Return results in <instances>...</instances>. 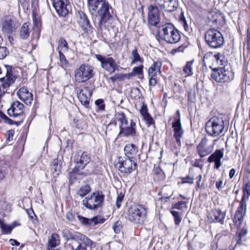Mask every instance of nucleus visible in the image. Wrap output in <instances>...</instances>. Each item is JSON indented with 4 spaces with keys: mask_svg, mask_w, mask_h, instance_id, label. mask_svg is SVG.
<instances>
[{
    "mask_svg": "<svg viewBox=\"0 0 250 250\" xmlns=\"http://www.w3.org/2000/svg\"><path fill=\"white\" fill-rule=\"evenodd\" d=\"M148 208L142 204H133L129 207L126 212L127 219L138 226L143 225L147 218Z\"/></svg>",
    "mask_w": 250,
    "mask_h": 250,
    "instance_id": "obj_1",
    "label": "nucleus"
},
{
    "mask_svg": "<svg viewBox=\"0 0 250 250\" xmlns=\"http://www.w3.org/2000/svg\"><path fill=\"white\" fill-rule=\"evenodd\" d=\"M100 4L97 14L95 13L92 16L94 24L97 23L99 27L102 28L112 20L113 11L111 6L106 0H102Z\"/></svg>",
    "mask_w": 250,
    "mask_h": 250,
    "instance_id": "obj_2",
    "label": "nucleus"
},
{
    "mask_svg": "<svg viewBox=\"0 0 250 250\" xmlns=\"http://www.w3.org/2000/svg\"><path fill=\"white\" fill-rule=\"evenodd\" d=\"M225 124L228 123L224 120L222 115L214 116L211 117L206 124V130L207 133L211 136L216 137L223 133Z\"/></svg>",
    "mask_w": 250,
    "mask_h": 250,
    "instance_id": "obj_3",
    "label": "nucleus"
},
{
    "mask_svg": "<svg viewBox=\"0 0 250 250\" xmlns=\"http://www.w3.org/2000/svg\"><path fill=\"white\" fill-rule=\"evenodd\" d=\"M90 161V156L87 152H83L80 156H78L74 160L75 167L72 171L69 173L70 179L73 180L80 178L79 176L84 175L81 171Z\"/></svg>",
    "mask_w": 250,
    "mask_h": 250,
    "instance_id": "obj_4",
    "label": "nucleus"
},
{
    "mask_svg": "<svg viewBox=\"0 0 250 250\" xmlns=\"http://www.w3.org/2000/svg\"><path fill=\"white\" fill-rule=\"evenodd\" d=\"M162 39L169 43H176L181 39L179 31L170 23L162 26L161 32Z\"/></svg>",
    "mask_w": 250,
    "mask_h": 250,
    "instance_id": "obj_5",
    "label": "nucleus"
},
{
    "mask_svg": "<svg viewBox=\"0 0 250 250\" xmlns=\"http://www.w3.org/2000/svg\"><path fill=\"white\" fill-rule=\"evenodd\" d=\"M104 200L102 192L97 191L85 197L83 201V206L90 210H96L102 208Z\"/></svg>",
    "mask_w": 250,
    "mask_h": 250,
    "instance_id": "obj_6",
    "label": "nucleus"
},
{
    "mask_svg": "<svg viewBox=\"0 0 250 250\" xmlns=\"http://www.w3.org/2000/svg\"><path fill=\"white\" fill-rule=\"evenodd\" d=\"M115 167L123 175H128L136 169L137 165L134 160L125 157H119Z\"/></svg>",
    "mask_w": 250,
    "mask_h": 250,
    "instance_id": "obj_7",
    "label": "nucleus"
},
{
    "mask_svg": "<svg viewBox=\"0 0 250 250\" xmlns=\"http://www.w3.org/2000/svg\"><path fill=\"white\" fill-rule=\"evenodd\" d=\"M205 38L207 44L212 48L219 47L224 42L221 32L213 28L209 29L206 32Z\"/></svg>",
    "mask_w": 250,
    "mask_h": 250,
    "instance_id": "obj_8",
    "label": "nucleus"
},
{
    "mask_svg": "<svg viewBox=\"0 0 250 250\" xmlns=\"http://www.w3.org/2000/svg\"><path fill=\"white\" fill-rule=\"evenodd\" d=\"M94 74L92 66L83 64L75 70V79L77 83H83L91 79Z\"/></svg>",
    "mask_w": 250,
    "mask_h": 250,
    "instance_id": "obj_9",
    "label": "nucleus"
},
{
    "mask_svg": "<svg viewBox=\"0 0 250 250\" xmlns=\"http://www.w3.org/2000/svg\"><path fill=\"white\" fill-rule=\"evenodd\" d=\"M24 111V105L19 101H15L11 104L10 107L7 110V113L10 117L20 118V121L16 122L17 125H19L25 119Z\"/></svg>",
    "mask_w": 250,
    "mask_h": 250,
    "instance_id": "obj_10",
    "label": "nucleus"
},
{
    "mask_svg": "<svg viewBox=\"0 0 250 250\" xmlns=\"http://www.w3.org/2000/svg\"><path fill=\"white\" fill-rule=\"evenodd\" d=\"M96 58L101 62V67L110 74L114 72L118 69V65L113 58L99 54L96 55Z\"/></svg>",
    "mask_w": 250,
    "mask_h": 250,
    "instance_id": "obj_11",
    "label": "nucleus"
},
{
    "mask_svg": "<svg viewBox=\"0 0 250 250\" xmlns=\"http://www.w3.org/2000/svg\"><path fill=\"white\" fill-rule=\"evenodd\" d=\"M19 23L13 16H6L2 21L1 26L3 32L11 34L19 27Z\"/></svg>",
    "mask_w": 250,
    "mask_h": 250,
    "instance_id": "obj_12",
    "label": "nucleus"
},
{
    "mask_svg": "<svg viewBox=\"0 0 250 250\" xmlns=\"http://www.w3.org/2000/svg\"><path fill=\"white\" fill-rule=\"evenodd\" d=\"M15 80V76L12 74L11 67H7L6 76L0 79V89L6 93Z\"/></svg>",
    "mask_w": 250,
    "mask_h": 250,
    "instance_id": "obj_13",
    "label": "nucleus"
},
{
    "mask_svg": "<svg viewBox=\"0 0 250 250\" xmlns=\"http://www.w3.org/2000/svg\"><path fill=\"white\" fill-rule=\"evenodd\" d=\"M77 17L79 25L85 33L89 34L93 32L94 28L90 25L87 16L83 12L78 11Z\"/></svg>",
    "mask_w": 250,
    "mask_h": 250,
    "instance_id": "obj_14",
    "label": "nucleus"
},
{
    "mask_svg": "<svg viewBox=\"0 0 250 250\" xmlns=\"http://www.w3.org/2000/svg\"><path fill=\"white\" fill-rule=\"evenodd\" d=\"M147 20L150 25L157 26L159 22V11L156 5H150L148 6Z\"/></svg>",
    "mask_w": 250,
    "mask_h": 250,
    "instance_id": "obj_15",
    "label": "nucleus"
},
{
    "mask_svg": "<svg viewBox=\"0 0 250 250\" xmlns=\"http://www.w3.org/2000/svg\"><path fill=\"white\" fill-rule=\"evenodd\" d=\"M229 73V72L226 71L223 67H221L213 70L211 74V77L212 79L217 82H226L230 80Z\"/></svg>",
    "mask_w": 250,
    "mask_h": 250,
    "instance_id": "obj_16",
    "label": "nucleus"
},
{
    "mask_svg": "<svg viewBox=\"0 0 250 250\" xmlns=\"http://www.w3.org/2000/svg\"><path fill=\"white\" fill-rule=\"evenodd\" d=\"M68 0H56L53 1V6L60 16L65 17L69 13Z\"/></svg>",
    "mask_w": 250,
    "mask_h": 250,
    "instance_id": "obj_17",
    "label": "nucleus"
},
{
    "mask_svg": "<svg viewBox=\"0 0 250 250\" xmlns=\"http://www.w3.org/2000/svg\"><path fill=\"white\" fill-rule=\"evenodd\" d=\"M208 139L206 137H204L197 146V151L201 158L209 155L213 150L212 147L208 145Z\"/></svg>",
    "mask_w": 250,
    "mask_h": 250,
    "instance_id": "obj_18",
    "label": "nucleus"
},
{
    "mask_svg": "<svg viewBox=\"0 0 250 250\" xmlns=\"http://www.w3.org/2000/svg\"><path fill=\"white\" fill-rule=\"evenodd\" d=\"M172 127L173 129V137L176 140L177 145L178 146L181 145V138L184 134V130L182 128L180 119L174 121L172 124Z\"/></svg>",
    "mask_w": 250,
    "mask_h": 250,
    "instance_id": "obj_19",
    "label": "nucleus"
},
{
    "mask_svg": "<svg viewBox=\"0 0 250 250\" xmlns=\"http://www.w3.org/2000/svg\"><path fill=\"white\" fill-rule=\"evenodd\" d=\"M91 92L88 87H85L77 91V96L81 104L85 107H88Z\"/></svg>",
    "mask_w": 250,
    "mask_h": 250,
    "instance_id": "obj_20",
    "label": "nucleus"
},
{
    "mask_svg": "<svg viewBox=\"0 0 250 250\" xmlns=\"http://www.w3.org/2000/svg\"><path fill=\"white\" fill-rule=\"evenodd\" d=\"M125 157L134 161L140 159V153L138 148L134 144H127L124 148Z\"/></svg>",
    "mask_w": 250,
    "mask_h": 250,
    "instance_id": "obj_21",
    "label": "nucleus"
},
{
    "mask_svg": "<svg viewBox=\"0 0 250 250\" xmlns=\"http://www.w3.org/2000/svg\"><path fill=\"white\" fill-rule=\"evenodd\" d=\"M19 98L26 104H31L33 100V95L31 92L25 86L21 88L17 92Z\"/></svg>",
    "mask_w": 250,
    "mask_h": 250,
    "instance_id": "obj_22",
    "label": "nucleus"
},
{
    "mask_svg": "<svg viewBox=\"0 0 250 250\" xmlns=\"http://www.w3.org/2000/svg\"><path fill=\"white\" fill-rule=\"evenodd\" d=\"M135 123L132 120L130 121V124L128 122V124L120 128V132L118 134V136H129L135 135L136 133V130L135 128Z\"/></svg>",
    "mask_w": 250,
    "mask_h": 250,
    "instance_id": "obj_23",
    "label": "nucleus"
},
{
    "mask_svg": "<svg viewBox=\"0 0 250 250\" xmlns=\"http://www.w3.org/2000/svg\"><path fill=\"white\" fill-rule=\"evenodd\" d=\"M225 214L220 209L212 210L208 215V217L210 222H219L223 223Z\"/></svg>",
    "mask_w": 250,
    "mask_h": 250,
    "instance_id": "obj_24",
    "label": "nucleus"
},
{
    "mask_svg": "<svg viewBox=\"0 0 250 250\" xmlns=\"http://www.w3.org/2000/svg\"><path fill=\"white\" fill-rule=\"evenodd\" d=\"M223 152L221 150H216L213 153H212L208 158V161L209 163L214 162V168L218 169L221 166V160L223 157Z\"/></svg>",
    "mask_w": 250,
    "mask_h": 250,
    "instance_id": "obj_25",
    "label": "nucleus"
},
{
    "mask_svg": "<svg viewBox=\"0 0 250 250\" xmlns=\"http://www.w3.org/2000/svg\"><path fill=\"white\" fill-rule=\"evenodd\" d=\"M246 203L245 198L243 197L241 201L240 202V205L237 208L236 213L235 214V219L236 218L238 219L239 224L241 223L243 221V218L246 214Z\"/></svg>",
    "mask_w": 250,
    "mask_h": 250,
    "instance_id": "obj_26",
    "label": "nucleus"
},
{
    "mask_svg": "<svg viewBox=\"0 0 250 250\" xmlns=\"http://www.w3.org/2000/svg\"><path fill=\"white\" fill-rule=\"evenodd\" d=\"M117 122H119V128L125 125L128 124V121L125 115L123 112H117L115 114L114 118L109 123V125H117Z\"/></svg>",
    "mask_w": 250,
    "mask_h": 250,
    "instance_id": "obj_27",
    "label": "nucleus"
},
{
    "mask_svg": "<svg viewBox=\"0 0 250 250\" xmlns=\"http://www.w3.org/2000/svg\"><path fill=\"white\" fill-rule=\"evenodd\" d=\"M211 18L212 22L217 26H222L225 23L224 15L219 11L213 13Z\"/></svg>",
    "mask_w": 250,
    "mask_h": 250,
    "instance_id": "obj_28",
    "label": "nucleus"
},
{
    "mask_svg": "<svg viewBox=\"0 0 250 250\" xmlns=\"http://www.w3.org/2000/svg\"><path fill=\"white\" fill-rule=\"evenodd\" d=\"M247 233L248 230L245 227L237 228L235 234V240L237 244L241 245L242 244V241L245 240Z\"/></svg>",
    "mask_w": 250,
    "mask_h": 250,
    "instance_id": "obj_29",
    "label": "nucleus"
},
{
    "mask_svg": "<svg viewBox=\"0 0 250 250\" xmlns=\"http://www.w3.org/2000/svg\"><path fill=\"white\" fill-rule=\"evenodd\" d=\"M162 63L160 61L155 62L148 68V73L149 77H155L158 74L160 73V69Z\"/></svg>",
    "mask_w": 250,
    "mask_h": 250,
    "instance_id": "obj_30",
    "label": "nucleus"
},
{
    "mask_svg": "<svg viewBox=\"0 0 250 250\" xmlns=\"http://www.w3.org/2000/svg\"><path fill=\"white\" fill-rule=\"evenodd\" d=\"M20 224L16 222H13L12 224L8 225L4 223L3 220L0 219V228L1 229L2 233L8 234L11 233L12 229L17 226H19Z\"/></svg>",
    "mask_w": 250,
    "mask_h": 250,
    "instance_id": "obj_31",
    "label": "nucleus"
},
{
    "mask_svg": "<svg viewBox=\"0 0 250 250\" xmlns=\"http://www.w3.org/2000/svg\"><path fill=\"white\" fill-rule=\"evenodd\" d=\"M62 162L58 159L54 160L51 166V173L54 177L58 176L61 172Z\"/></svg>",
    "mask_w": 250,
    "mask_h": 250,
    "instance_id": "obj_32",
    "label": "nucleus"
},
{
    "mask_svg": "<svg viewBox=\"0 0 250 250\" xmlns=\"http://www.w3.org/2000/svg\"><path fill=\"white\" fill-rule=\"evenodd\" d=\"M77 237V239H78L81 241V244H82L83 245H84V246H85V247H90L91 249L93 247H95L94 242L85 235L79 233L78 234Z\"/></svg>",
    "mask_w": 250,
    "mask_h": 250,
    "instance_id": "obj_33",
    "label": "nucleus"
},
{
    "mask_svg": "<svg viewBox=\"0 0 250 250\" xmlns=\"http://www.w3.org/2000/svg\"><path fill=\"white\" fill-rule=\"evenodd\" d=\"M30 24L29 23H24L22 24L21 30L20 35V37L23 40L27 39L31 32Z\"/></svg>",
    "mask_w": 250,
    "mask_h": 250,
    "instance_id": "obj_34",
    "label": "nucleus"
},
{
    "mask_svg": "<svg viewBox=\"0 0 250 250\" xmlns=\"http://www.w3.org/2000/svg\"><path fill=\"white\" fill-rule=\"evenodd\" d=\"M173 191L170 187L166 186L163 187L161 194V199H164L166 202H167L170 197L172 195ZM161 199V198H160Z\"/></svg>",
    "mask_w": 250,
    "mask_h": 250,
    "instance_id": "obj_35",
    "label": "nucleus"
},
{
    "mask_svg": "<svg viewBox=\"0 0 250 250\" xmlns=\"http://www.w3.org/2000/svg\"><path fill=\"white\" fill-rule=\"evenodd\" d=\"M59 244V235L57 233H53L48 239L47 247H56Z\"/></svg>",
    "mask_w": 250,
    "mask_h": 250,
    "instance_id": "obj_36",
    "label": "nucleus"
},
{
    "mask_svg": "<svg viewBox=\"0 0 250 250\" xmlns=\"http://www.w3.org/2000/svg\"><path fill=\"white\" fill-rule=\"evenodd\" d=\"M210 57L219 65L223 66L226 63L224 57L219 53L215 54L210 53Z\"/></svg>",
    "mask_w": 250,
    "mask_h": 250,
    "instance_id": "obj_37",
    "label": "nucleus"
},
{
    "mask_svg": "<svg viewBox=\"0 0 250 250\" xmlns=\"http://www.w3.org/2000/svg\"><path fill=\"white\" fill-rule=\"evenodd\" d=\"M131 55L132 56V60L131 62V64H135L137 62H140L142 63L144 62V59L143 58L141 57L140 55L139 54L137 49L135 47V48L131 51Z\"/></svg>",
    "mask_w": 250,
    "mask_h": 250,
    "instance_id": "obj_38",
    "label": "nucleus"
},
{
    "mask_svg": "<svg viewBox=\"0 0 250 250\" xmlns=\"http://www.w3.org/2000/svg\"><path fill=\"white\" fill-rule=\"evenodd\" d=\"M68 45L66 40L64 39L63 38H61L59 40L57 47L58 52H65L67 51L68 50Z\"/></svg>",
    "mask_w": 250,
    "mask_h": 250,
    "instance_id": "obj_39",
    "label": "nucleus"
},
{
    "mask_svg": "<svg viewBox=\"0 0 250 250\" xmlns=\"http://www.w3.org/2000/svg\"><path fill=\"white\" fill-rule=\"evenodd\" d=\"M193 62V60L188 62L186 63V65L184 66L183 71L186 74V77L190 76L192 75V65Z\"/></svg>",
    "mask_w": 250,
    "mask_h": 250,
    "instance_id": "obj_40",
    "label": "nucleus"
},
{
    "mask_svg": "<svg viewBox=\"0 0 250 250\" xmlns=\"http://www.w3.org/2000/svg\"><path fill=\"white\" fill-rule=\"evenodd\" d=\"M179 20L181 24L183 26L185 30L187 32H189L191 30V29L188 24L186 19L184 15L183 12L181 13Z\"/></svg>",
    "mask_w": 250,
    "mask_h": 250,
    "instance_id": "obj_41",
    "label": "nucleus"
},
{
    "mask_svg": "<svg viewBox=\"0 0 250 250\" xmlns=\"http://www.w3.org/2000/svg\"><path fill=\"white\" fill-rule=\"evenodd\" d=\"M80 244L76 239L70 240L66 243V250H75Z\"/></svg>",
    "mask_w": 250,
    "mask_h": 250,
    "instance_id": "obj_42",
    "label": "nucleus"
},
{
    "mask_svg": "<svg viewBox=\"0 0 250 250\" xmlns=\"http://www.w3.org/2000/svg\"><path fill=\"white\" fill-rule=\"evenodd\" d=\"M170 213L174 217V221L175 225L179 226L182 219V214L174 210H170Z\"/></svg>",
    "mask_w": 250,
    "mask_h": 250,
    "instance_id": "obj_43",
    "label": "nucleus"
},
{
    "mask_svg": "<svg viewBox=\"0 0 250 250\" xmlns=\"http://www.w3.org/2000/svg\"><path fill=\"white\" fill-rule=\"evenodd\" d=\"M63 236L67 239V241L70 240L77 239V236L79 233L73 234L72 232L68 229H65L62 231Z\"/></svg>",
    "mask_w": 250,
    "mask_h": 250,
    "instance_id": "obj_44",
    "label": "nucleus"
},
{
    "mask_svg": "<svg viewBox=\"0 0 250 250\" xmlns=\"http://www.w3.org/2000/svg\"><path fill=\"white\" fill-rule=\"evenodd\" d=\"M91 190V188L88 185L82 186L78 191V194L81 197H84L87 195Z\"/></svg>",
    "mask_w": 250,
    "mask_h": 250,
    "instance_id": "obj_45",
    "label": "nucleus"
},
{
    "mask_svg": "<svg viewBox=\"0 0 250 250\" xmlns=\"http://www.w3.org/2000/svg\"><path fill=\"white\" fill-rule=\"evenodd\" d=\"M77 217L79 221L83 225L86 226H90L92 225V220L91 219H88L80 215H78Z\"/></svg>",
    "mask_w": 250,
    "mask_h": 250,
    "instance_id": "obj_46",
    "label": "nucleus"
},
{
    "mask_svg": "<svg viewBox=\"0 0 250 250\" xmlns=\"http://www.w3.org/2000/svg\"><path fill=\"white\" fill-rule=\"evenodd\" d=\"M58 52L59 54L60 63L61 66L63 68L68 67L69 65V63L65 56L63 55L62 52L59 51Z\"/></svg>",
    "mask_w": 250,
    "mask_h": 250,
    "instance_id": "obj_47",
    "label": "nucleus"
},
{
    "mask_svg": "<svg viewBox=\"0 0 250 250\" xmlns=\"http://www.w3.org/2000/svg\"><path fill=\"white\" fill-rule=\"evenodd\" d=\"M186 204V203L185 201H180L177 203L174 204L172 206V210L173 209L181 210L185 206L187 207Z\"/></svg>",
    "mask_w": 250,
    "mask_h": 250,
    "instance_id": "obj_48",
    "label": "nucleus"
},
{
    "mask_svg": "<svg viewBox=\"0 0 250 250\" xmlns=\"http://www.w3.org/2000/svg\"><path fill=\"white\" fill-rule=\"evenodd\" d=\"M8 54L9 51L6 47L0 46V59L5 58Z\"/></svg>",
    "mask_w": 250,
    "mask_h": 250,
    "instance_id": "obj_49",
    "label": "nucleus"
},
{
    "mask_svg": "<svg viewBox=\"0 0 250 250\" xmlns=\"http://www.w3.org/2000/svg\"><path fill=\"white\" fill-rule=\"evenodd\" d=\"M112 228L116 233H119L122 229V223L121 221L116 222L113 225Z\"/></svg>",
    "mask_w": 250,
    "mask_h": 250,
    "instance_id": "obj_50",
    "label": "nucleus"
},
{
    "mask_svg": "<svg viewBox=\"0 0 250 250\" xmlns=\"http://www.w3.org/2000/svg\"><path fill=\"white\" fill-rule=\"evenodd\" d=\"M92 220V225L94 226L98 224L103 223L105 221V219L100 217L96 216L91 218Z\"/></svg>",
    "mask_w": 250,
    "mask_h": 250,
    "instance_id": "obj_51",
    "label": "nucleus"
},
{
    "mask_svg": "<svg viewBox=\"0 0 250 250\" xmlns=\"http://www.w3.org/2000/svg\"><path fill=\"white\" fill-rule=\"evenodd\" d=\"M144 66L140 64L138 66L134 67L132 69V72L135 75H141L143 74Z\"/></svg>",
    "mask_w": 250,
    "mask_h": 250,
    "instance_id": "obj_52",
    "label": "nucleus"
},
{
    "mask_svg": "<svg viewBox=\"0 0 250 250\" xmlns=\"http://www.w3.org/2000/svg\"><path fill=\"white\" fill-rule=\"evenodd\" d=\"M0 116L2 118H3L5 122L7 123H8L9 125H13L16 124L17 125L16 122H18V121H14L9 118H8L7 116L4 115L2 112H0Z\"/></svg>",
    "mask_w": 250,
    "mask_h": 250,
    "instance_id": "obj_53",
    "label": "nucleus"
},
{
    "mask_svg": "<svg viewBox=\"0 0 250 250\" xmlns=\"http://www.w3.org/2000/svg\"><path fill=\"white\" fill-rule=\"evenodd\" d=\"M124 194L122 193H120L118 195L117 197L116 206L118 208H119L121 206V203L124 199Z\"/></svg>",
    "mask_w": 250,
    "mask_h": 250,
    "instance_id": "obj_54",
    "label": "nucleus"
},
{
    "mask_svg": "<svg viewBox=\"0 0 250 250\" xmlns=\"http://www.w3.org/2000/svg\"><path fill=\"white\" fill-rule=\"evenodd\" d=\"M143 119L148 126L154 124V121L150 114L147 116L146 115L143 117Z\"/></svg>",
    "mask_w": 250,
    "mask_h": 250,
    "instance_id": "obj_55",
    "label": "nucleus"
},
{
    "mask_svg": "<svg viewBox=\"0 0 250 250\" xmlns=\"http://www.w3.org/2000/svg\"><path fill=\"white\" fill-rule=\"evenodd\" d=\"M140 111L143 117L146 116V115L147 116L149 114L148 112L147 105L145 104H143L142 105L141 108L140 109Z\"/></svg>",
    "mask_w": 250,
    "mask_h": 250,
    "instance_id": "obj_56",
    "label": "nucleus"
},
{
    "mask_svg": "<svg viewBox=\"0 0 250 250\" xmlns=\"http://www.w3.org/2000/svg\"><path fill=\"white\" fill-rule=\"evenodd\" d=\"M26 213L29 215V217L31 218V219L33 220H37V217L35 214L33 209L32 208H31L29 209H26Z\"/></svg>",
    "mask_w": 250,
    "mask_h": 250,
    "instance_id": "obj_57",
    "label": "nucleus"
},
{
    "mask_svg": "<svg viewBox=\"0 0 250 250\" xmlns=\"http://www.w3.org/2000/svg\"><path fill=\"white\" fill-rule=\"evenodd\" d=\"M95 104L99 110H104L105 105L104 104V101L102 99H98L95 101Z\"/></svg>",
    "mask_w": 250,
    "mask_h": 250,
    "instance_id": "obj_58",
    "label": "nucleus"
},
{
    "mask_svg": "<svg viewBox=\"0 0 250 250\" xmlns=\"http://www.w3.org/2000/svg\"><path fill=\"white\" fill-rule=\"evenodd\" d=\"M14 134V130L12 129L8 130L6 134V141L8 142H10L12 141L13 139Z\"/></svg>",
    "mask_w": 250,
    "mask_h": 250,
    "instance_id": "obj_59",
    "label": "nucleus"
},
{
    "mask_svg": "<svg viewBox=\"0 0 250 250\" xmlns=\"http://www.w3.org/2000/svg\"><path fill=\"white\" fill-rule=\"evenodd\" d=\"M66 218L68 221L73 222L75 219V216L72 211H68L66 214Z\"/></svg>",
    "mask_w": 250,
    "mask_h": 250,
    "instance_id": "obj_60",
    "label": "nucleus"
},
{
    "mask_svg": "<svg viewBox=\"0 0 250 250\" xmlns=\"http://www.w3.org/2000/svg\"><path fill=\"white\" fill-rule=\"evenodd\" d=\"M182 182L183 184L188 183L190 184H192L193 183V178L190 177L189 176H187L186 177L183 178L182 179Z\"/></svg>",
    "mask_w": 250,
    "mask_h": 250,
    "instance_id": "obj_61",
    "label": "nucleus"
},
{
    "mask_svg": "<svg viewBox=\"0 0 250 250\" xmlns=\"http://www.w3.org/2000/svg\"><path fill=\"white\" fill-rule=\"evenodd\" d=\"M153 172L155 174L158 175L161 177L163 176V172L159 167H155L153 170Z\"/></svg>",
    "mask_w": 250,
    "mask_h": 250,
    "instance_id": "obj_62",
    "label": "nucleus"
},
{
    "mask_svg": "<svg viewBox=\"0 0 250 250\" xmlns=\"http://www.w3.org/2000/svg\"><path fill=\"white\" fill-rule=\"evenodd\" d=\"M203 163V161L201 159H196L195 160L193 166L195 167H199L201 169L203 167V164H202Z\"/></svg>",
    "mask_w": 250,
    "mask_h": 250,
    "instance_id": "obj_63",
    "label": "nucleus"
},
{
    "mask_svg": "<svg viewBox=\"0 0 250 250\" xmlns=\"http://www.w3.org/2000/svg\"><path fill=\"white\" fill-rule=\"evenodd\" d=\"M244 191L245 192L247 193L248 197L250 196V182L247 183L246 185H245V187H244Z\"/></svg>",
    "mask_w": 250,
    "mask_h": 250,
    "instance_id": "obj_64",
    "label": "nucleus"
}]
</instances>
